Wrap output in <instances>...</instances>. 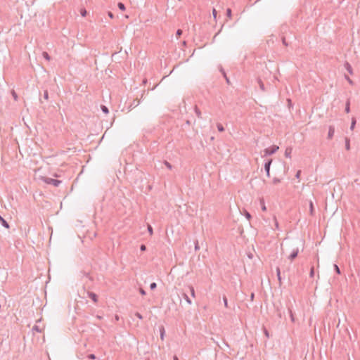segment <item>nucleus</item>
<instances>
[{
    "label": "nucleus",
    "mask_w": 360,
    "mask_h": 360,
    "mask_svg": "<svg viewBox=\"0 0 360 360\" xmlns=\"http://www.w3.org/2000/svg\"><path fill=\"white\" fill-rule=\"evenodd\" d=\"M217 127L218 131L220 132H224L225 130L224 126L221 123H217Z\"/></svg>",
    "instance_id": "22"
},
{
    "label": "nucleus",
    "mask_w": 360,
    "mask_h": 360,
    "mask_svg": "<svg viewBox=\"0 0 360 360\" xmlns=\"http://www.w3.org/2000/svg\"><path fill=\"white\" fill-rule=\"evenodd\" d=\"M12 95H13L14 99L17 100L18 96H17V94L14 91H13Z\"/></svg>",
    "instance_id": "51"
},
{
    "label": "nucleus",
    "mask_w": 360,
    "mask_h": 360,
    "mask_svg": "<svg viewBox=\"0 0 360 360\" xmlns=\"http://www.w3.org/2000/svg\"><path fill=\"white\" fill-rule=\"evenodd\" d=\"M188 288H189V290H190L191 296L192 297H195V290H194V288L191 285V286H188Z\"/></svg>",
    "instance_id": "30"
},
{
    "label": "nucleus",
    "mask_w": 360,
    "mask_h": 360,
    "mask_svg": "<svg viewBox=\"0 0 360 360\" xmlns=\"http://www.w3.org/2000/svg\"><path fill=\"white\" fill-rule=\"evenodd\" d=\"M349 139L346 137L345 138V148L347 150H350V142Z\"/></svg>",
    "instance_id": "19"
},
{
    "label": "nucleus",
    "mask_w": 360,
    "mask_h": 360,
    "mask_svg": "<svg viewBox=\"0 0 360 360\" xmlns=\"http://www.w3.org/2000/svg\"><path fill=\"white\" fill-rule=\"evenodd\" d=\"M257 82H258V84L259 85V88L262 91H265V87H264V84L263 83V82L262 81L261 79H257Z\"/></svg>",
    "instance_id": "18"
},
{
    "label": "nucleus",
    "mask_w": 360,
    "mask_h": 360,
    "mask_svg": "<svg viewBox=\"0 0 360 360\" xmlns=\"http://www.w3.org/2000/svg\"><path fill=\"white\" fill-rule=\"evenodd\" d=\"M160 338L162 340H163L165 335V328L163 326H161L160 327Z\"/></svg>",
    "instance_id": "17"
},
{
    "label": "nucleus",
    "mask_w": 360,
    "mask_h": 360,
    "mask_svg": "<svg viewBox=\"0 0 360 360\" xmlns=\"http://www.w3.org/2000/svg\"><path fill=\"white\" fill-rule=\"evenodd\" d=\"M274 221H275V226H276V229H278V223L276 220V218L274 217Z\"/></svg>",
    "instance_id": "52"
},
{
    "label": "nucleus",
    "mask_w": 360,
    "mask_h": 360,
    "mask_svg": "<svg viewBox=\"0 0 360 360\" xmlns=\"http://www.w3.org/2000/svg\"><path fill=\"white\" fill-rule=\"evenodd\" d=\"M183 34V31L181 29H178L176 32V36L177 38L180 37Z\"/></svg>",
    "instance_id": "32"
},
{
    "label": "nucleus",
    "mask_w": 360,
    "mask_h": 360,
    "mask_svg": "<svg viewBox=\"0 0 360 360\" xmlns=\"http://www.w3.org/2000/svg\"><path fill=\"white\" fill-rule=\"evenodd\" d=\"M335 133V127L334 126H329L328 127V139H331L333 137Z\"/></svg>",
    "instance_id": "6"
},
{
    "label": "nucleus",
    "mask_w": 360,
    "mask_h": 360,
    "mask_svg": "<svg viewBox=\"0 0 360 360\" xmlns=\"http://www.w3.org/2000/svg\"><path fill=\"white\" fill-rule=\"evenodd\" d=\"M42 54H43V56H44V58L45 59H46L47 60H50L51 57H50V56L49 55V53H48L47 52H45V51H44V52H43V53H42Z\"/></svg>",
    "instance_id": "33"
},
{
    "label": "nucleus",
    "mask_w": 360,
    "mask_h": 360,
    "mask_svg": "<svg viewBox=\"0 0 360 360\" xmlns=\"http://www.w3.org/2000/svg\"><path fill=\"white\" fill-rule=\"evenodd\" d=\"M101 109L105 114H108L109 112L108 108L104 105H101Z\"/></svg>",
    "instance_id": "23"
},
{
    "label": "nucleus",
    "mask_w": 360,
    "mask_h": 360,
    "mask_svg": "<svg viewBox=\"0 0 360 360\" xmlns=\"http://www.w3.org/2000/svg\"><path fill=\"white\" fill-rule=\"evenodd\" d=\"M219 70L221 72V74H222L223 77H224V79H226V83L228 84H231V82L229 80V78L227 77L225 70H224V68L221 66L219 67Z\"/></svg>",
    "instance_id": "8"
},
{
    "label": "nucleus",
    "mask_w": 360,
    "mask_h": 360,
    "mask_svg": "<svg viewBox=\"0 0 360 360\" xmlns=\"http://www.w3.org/2000/svg\"><path fill=\"white\" fill-rule=\"evenodd\" d=\"M356 120L355 117H352V122H351V125H350V129L351 130H354V127H355V125H356Z\"/></svg>",
    "instance_id": "21"
},
{
    "label": "nucleus",
    "mask_w": 360,
    "mask_h": 360,
    "mask_svg": "<svg viewBox=\"0 0 360 360\" xmlns=\"http://www.w3.org/2000/svg\"><path fill=\"white\" fill-rule=\"evenodd\" d=\"M33 331H36L38 333H41L42 331V329L39 328V326L34 325L32 328Z\"/></svg>",
    "instance_id": "26"
},
{
    "label": "nucleus",
    "mask_w": 360,
    "mask_h": 360,
    "mask_svg": "<svg viewBox=\"0 0 360 360\" xmlns=\"http://www.w3.org/2000/svg\"><path fill=\"white\" fill-rule=\"evenodd\" d=\"M278 149L279 147L276 145H273L269 148H266L263 150L264 156H270L274 154Z\"/></svg>",
    "instance_id": "1"
},
{
    "label": "nucleus",
    "mask_w": 360,
    "mask_h": 360,
    "mask_svg": "<svg viewBox=\"0 0 360 360\" xmlns=\"http://www.w3.org/2000/svg\"><path fill=\"white\" fill-rule=\"evenodd\" d=\"M164 165L169 169H172V165L169 162H167V160H165L164 161Z\"/></svg>",
    "instance_id": "34"
},
{
    "label": "nucleus",
    "mask_w": 360,
    "mask_h": 360,
    "mask_svg": "<svg viewBox=\"0 0 360 360\" xmlns=\"http://www.w3.org/2000/svg\"><path fill=\"white\" fill-rule=\"evenodd\" d=\"M281 41H282L283 44L285 46H288L289 45V43H288V41H287L286 37H285V36H282V37H281Z\"/></svg>",
    "instance_id": "24"
},
{
    "label": "nucleus",
    "mask_w": 360,
    "mask_h": 360,
    "mask_svg": "<svg viewBox=\"0 0 360 360\" xmlns=\"http://www.w3.org/2000/svg\"><path fill=\"white\" fill-rule=\"evenodd\" d=\"M140 250L141 252H144L146 250V246L144 244L141 245L140 246Z\"/></svg>",
    "instance_id": "43"
},
{
    "label": "nucleus",
    "mask_w": 360,
    "mask_h": 360,
    "mask_svg": "<svg viewBox=\"0 0 360 360\" xmlns=\"http://www.w3.org/2000/svg\"><path fill=\"white\" fill-rule=\"evenodd\" d=\"M87 11L85 9L81 10V15L83 17H85L86 15Z\"/></svg>",
    "instance_id": "46"
},
{
    "label": "nucleus",
    "mask_w": 360,
    "mask_h": 360,
    "mask_svg": "<svg viewBox=\"0 0 360 360\" xmlns=\"http://www.w3.org/2000/svg\"><path fill=\"white\" fill-rule=\"evenodd\" d=\"M226 16L229 18H231V16H232V11H231V8H227L226 9Z\"/></svg>",
    "instance_id": "31"
},
{
    "label": "nucleus",
    "mask_w": 360,
    "mask_h": 360,
    "mask_svg": "<svg viewBox=\"0 0 360 360\" xmlns=\"http://www.w3.org/2000/svg\"><path fill=\"white\" fill-rule=\"evenodd\" d=\"M260 202H261V207H262V211H264V212L266 211V207L265 205L264 200L262 199L260 200Z\"/></svg>",
    "instance_id": "27"
},
{
    "label": "nucleus",
    "mask_w": 360,
    "mask_h": 360,
    "mask_svg": "<svg viewBox=\"0 0 360 360\" xmlns=\"http://www.w3.org/2000/svg\"><path fill=\"white\" fill-rule=\"evenodd\" d=\"M44 98L45 100H48L49 99V92L47 90H45L44 92Z\"/></svg>",
    "instance_id": "39"
},
{
    "label": "nucleus",
    "mask_w": 360,
    "mask_h": 360,
    "mask_svg": "<svg viewBox=\"0 0 360 360\" xmlns=\"http://www.w3.org/2000/svg\"><path fill=\"white\" fill-rule=\"evenodd\" d=\"M82 273L84 274V276H85L86 277L89 278L91 281L93 280L92 277L90 276L88 273H86L85 271H82Z\"/></svg>",
    "instance_id": "44"
},
{
    "label": "nucleus",
    "mask_w": 360,
    "mask_h": 360,
    "mask_svg": "<svg viewBox=\"0 0 360 360\" xmlns=\"http://www.w3.org/2000/svg\"><path fill=\"white\" fill-rule=\"evenodd\" d=\"M139 292L142 295H145L146 294L145 290H143V288H139Z\"/></svg>",
    "instance_id": "49"
},
{
    "label": "nucleus",
    "mask_w": 360,
    "mask_h": 360,
    "mask_svg": "<svg viewBox=\"0 0 360 360\" xmlns=\"http://www.w3.org/2000/svg\"><path fill=\"white\" fill-rule=\"evenodd\" d=\"M157 288V284L155 282H153L150 284V290H153Z\"/></svg>",
    "instance_id": "36"
},
{
    "label": "nucleus",
    "mask_w": 360,
    "mask_h": 360,
    "mask_svg": "<svg viewBox=\"0 0 360 360\" xmlns=\"http://www.w3.org/2000/svg\"><path fill=\"white\" fill-rule=\"evenodd\" d=\"M87 358L89 359H96V356L94 354H90L87 355Z\"/></svg>",
    "instance_id": "45"
},
{
    "label": "nucleus",
    "mask_w": 360,
    "mask_h": 360,
    "mask_svg": "<svg viewBox=\"0 0 360 360\" xmlns=\"http://www.w3.org/2000/svg\"><path fill=\"white\" fill-rule=\"evenodd\" d=\"M42 179L43 181L45 182L46 184L53 185L55 187H58L62 183L60 180L49 177H43Z\"/></svg>",
    "instance_id": "2"
},
{
    "label": "nucleus",
    "mask_w": 360,
    "mask_h": 360,
    "mask_svg": "<svg viewBox=\"0 0 360 360\" xmlns=\"http://www.w3.org/2000/svg\"><path fill=\"white\" fill-rule=\"evenodd\" d=\"M96 318H97L98 319L101 320V319H102V318H103V317H102L101 316L97 315V316H96Z\"/></svg>",
    "instance_id": "56"
},
{
    "label": "nucleus",
    "mask_w": 360,
    "mask_h": 360,
    "mask_svg": "<svg viewBox=\"0 0 360 360\" xmlns=\"http://www.w3.org/2000/svg\"><path fill=\"white\" fill-rule=\"evenodd\" d=\"M301 172H301V170H298V171L296 172L295 177H296L297 179H300V175H301Z\"/></svg>",
    "instance_id": "48"
},
{
    "label": "nucleus",
    "mask_w": 360,
    "mask_h": 360,
    "mask_svg": "<svg viewBox=\"0 0 360 360\" xmlns=\"http://www.w3.org/2000/svg\"><path fill=\"white\" fill-rule=\"evenodd\" d=\"M254 298H255V293L252 292L250 294V300L252 302L254 300Z\"/></svg>",
    "instance_id": "53"
},
{
    "label": "nucleus",
    "mask_w": 360,
    "mask_h": 360,
    "mask_svg": "<svg viewBox=\"0 0 360 360\" xmlns=\"http://www.w3.org/2000/svg\"><path fill=\"white\" fill-rule=\"evenodd\" d=\"M333 267H334V270H335V271L338 274H341V271H340V269L339 266H338L337 264H333Z\"/></svg>",
    "instance_id": "28"
},
{
    "label": "nucleus",
    "mask_w": 360,
    "mask_h": 360,
    "mask_svg": "<svg viewBox=\"0 0 360 360\" xmlns=\"http://www.w3.org/2000/svg\"><path fill=\"white\" fill-rule=\"evenodd\" d=\"M345 79L347 80L349 84H354L353 81L347 75H345Z\"/></svg>",
    "instance_id": "47"
},
{
    "label": "nucleus",
    "mask_w": 360,
    "mask_h": 360,
    "mask_svg": "<svg viewBox=\"0 0 360 360\" xmlns=\"http://www.w3.org/2000/svg\"><path fill=\"white\" fill-rule=\"evenodd\" d=\"M108 15L111 19L114 18V15H113V13H112L111 11H108Z\"/></svg>",
    "instance_id": "50"
},
{
    "label": "nucleus",
    "mask_w": 360,
    "mask_h": 360,
    "mask_svg": "<svg viewBox=\"0 0 360 360\" xmlns=\"http://www.w3.org/2000/svg\"><path fill=\"white\" fill-rule=\"evenodd\" d=\"M195 250H198L200 249V245L198 240L195 241Z\"/></svg>",
    "instance_id": "40"
},
{
    "label": "nucleus",
    "mask_w": 360,
    "mask_h": 360,
    "mask_svg": "<svg viewBox=\"0 0 360 360\" xmlns=\"http://www.w3.org/2000/svg\"><path fill=\"white\" fill-rule=\"evenodd\" d=\"M292 150V148L291 147H287L285 150V156L286 158H290L291 157Z\"/></svg>",
    "instance_id": "13"
},
{
    "label": "nucleus",
    "mask_w": 360,
    "mask_h": 360,
    "mask_svg": "<svg viewBox=\"0 0 360 360\" xmlns=\"http://www.w3.org/2000/svg\"><path fill=\"white\" fill-rule=\"evenodd\" d=\"M264 333L266 336L269 337V332L266 330H265Z\"/></svg>",
    "instance_id": "57"
},
{
    "label": "nucleus",
    "mask_w": 360,
    "mask_h": 360,
    "mask_svg": "<svg viewBox=\"0 0 360 360\" xmlns=\"http://www.w3.org/2000/svg\"><path fill=\"white\" fill-rule=\"evenodd\" d=\"M244 215L248 220H250L252 218L250 213L248 212L247 210L244 211Z\"/></svg>",
    "instance_id": "29"
},
{
    "label": "nucleus",
    "mask_w": 360,
    "mask_h": 360,
    "mask_svg": "<svg viewBox=\"0 0 360 360\" xmlns=\"http://www.w3.org/2000/svg\"><path fill=\"white\" fill-rule=\"evenodd\" d=\"M345 68L350 75L353 74L352 67L348 62L345 63Z\"/></svg>",
    "instance_id": "12"
},
{
    "label": "nucleus",
    "mask_w": 360,
    "mask_h": 360,
    "mask_svg": "<svg viewBox=\"0 0 360 360\" xmlns=\"http://www.w3.org/2000/svg\"><path fill=\"white\" fill-rule=\"evenodd\" d=\"M281 182V179L277 178V177H274V179H273V184H277L278 183Z\"/></svg>",
    "instance_id": "38"
},
{
    "label": "nucleus",
    "mask_w": 360,
    "mask_h": 360,
    "mask_svg": "<svg viewBox=\"0 0 360 360\" xmlns=\"http://www.w3.org/2000/svg\"><path fill=\"white\" fill-rule=\"evenodd\" d=\"M345 111L346 113H349L350 112V99L348 98L345 103Z\"/></svg>",
    "instance_id": "15"
},
{
    "label": "nucleus",
    "mask_w": 360,
    "mask_h": 360,
    "mask_svg": "<svg viewBox=\"0 0 360 360\" xmlns=\"http://www.w3.org/2000/svg\"><path fill=\"white\" fill-rule=\"evenodd\" d=\"M182 44H183V46H186V41H184L182 42Z\"/></svg>",
    "instance_id": "59"
},
{
    "label": "nucleus",
    "mask_w": 360,
    "mask_h": 360,
    "mask_svg": "<svg viewBox=\"0 0 360 360\" xmlns=\"http://www.w3.org/2000/svg\"><path fill=\"white\" fill-rule=\"evenodd\" d=\"M276 276H277V278H278V283H279V286H281L282 285V278H281V269L279 267H276Z\"/></svg>",
    "instance_id": "10"
},
{
    "label": "nucleus",
    "mask_w": 360,
    "mask_h": 360,
    "mask_svg": "<svg viewBox=\"0 0 360 360\" xmlns=\"http://www.w3.org/2000/svg\"><path fill=\"white\" fill-rule=\"evenodd\" d=\"M309 214L311 216H314L315 214V209H314V203L311 200L309 201Z\"/></svg>",
    "instance_id": "9"
},
{
    "label": "nucleus",
    "mask_w": 360,
    "mask_h": 360,
    "mask_svg": "<svg viewBox=\"0 0 360 360\" xmlns=\"http://www.w3.org/2000/svg\"><path fill=\"white\" fill-rule=\"evenodd\" d=\"M212 14L214 18L217 17V11L214 8L212 11Z\"/></svg>",
    "instance_id": "54"
},
{
    "label": "nucleus",
    "mask_w": 360,
    "mask_h": 360,
    "mask_svg": "<svg viewBox=\"0 0 360 360\" xmlns=\"http://www.w3.org/2000/svg\"><path fill=\"white\" fill-rule=\"evenodd\" d=\"M139 104V101L137 100H134V101L129 106V110H132L135 107H136Z\"/></svg>",
    "instance_id": "16"
},
{
    "label": "nucleus",
    "mask_w": 360,
    "mask_h": 360,
    "mask_svg": "<svg viewBox=\"0 0 360 360\" xmlns=\"http://www.w3.org/2000/svg\"><path fill=\"white\" fill-rule=\"evenodd\" d=\"M135 316L141 320L143 319V316L139 312H136Z\"/></svg>",
    "instance_id": "42"
},
{
    "label": "nucleus",
    "mask_w": 360,
    "mask_h": 360,
    "mask_svg": "<svg viewBox=\"0 0 360 360\" xmlns=\"http://www.w3.org/2000/svg\"><path fill=\"white\" fill-rule=\"evenodd\" d=\"M223 301H224L225 307L229 308V304H228V300L226 296L223 297Z\"/></svg>",
    "instance_id": "35"
},
{
    "label": "nucleus",
    "mask_w": 360,
    "mask_h": 360,
    "mask_svg": "<svg viewBox=\"0 0 360 360\" xmlns=\"http://www.w3.org/2000/svg\"><path fill=\"white\" fill-rule=\"evenodd\" d=\"M272 161H273L272 159H269L264 163V170H265V172L266 173V176L268 177L270 176V167H271Z\"/></svg>",
    "instance_id": "3"
},
{
    "label": "nucleus",
    "mask_w": 360,
    "mask_h": 360,
    "mask_svg": "<svg viewBox=\"0 0 360 360\" xmlns=\"http://www.w3.org/2000/svg\"><path fill=\"white\" fill-rule=\"evenodd\" d=\"M194 110H195V112L196 114V116L198 117V118L199 119H202V113H201V111L200 110V109L198 108L197 105H195L194 107Z\"/></svg>",
    "instance_id": "14"
},
{
    "label": "nucleus",
    "mask_w": 360,
    "mask_h": 360,
    "mask_svg": "<svg viewBox=\"0 0 360 360\" xmlns=\"http://www.w3.org/2000/svg\"><path fill=\"white\" fill-rule=\"evenodd\" d=\"M186 124L188 125V126H190L191 124V121L189 120H187L186 121Z\"/></svg>",
    "instance_id": "55"
},
{
    "label": "nucleus",
    "mask_w": 360,
    "mask_h": 360,
    "mask_svg": "<svg viewBox=\"0 0 360 360\" xmlns=\"http://www.w3.org/2000/svg\"><path fill=\"white\" fill-rule=\"evenodd\" d=\"M298 253H299V249L298 248L294 249L292 252L290 253V255L288 256V259L290 260V261H293L298 255Z\"/></svg>",
    "instance_id": "4"
},
{
    "label": "nucleus",
    "mask_w": 360,
    "mask_h": 360,
    "mask_svg": "<svg viewBox=\"0 0 360 360\" xmlns=\"http://www.w3.org/2000/svg\"><path fill=\"white\" fill-rule=\"evenodd\" d=\"M274 307H276L278 316L279 318H281L282 317V313H281V309H279V307L276 306V304H274Z\"/></svg>",
    "instance_id": "25"
},
{
    "label": "nucleus",
    "mask_w": 360,
    "mask_h": 360,
    "mask_svg": "<svg viewBox=\"0 0 360 360\" xmlns=\"http://www.w3.org/2000/svg\"><path fill=\"white\" fill-rule=\"evenodd\" d=\"M117 7L120 10L124 11L126 10V6L122 2H119L117 4Z\"/></svg>",
    "instance_id": "20"
},
{
    "label": "nucleus",
    "mask_w": 360,
    "mask_h": 360,
    "mask_svg": "<svg viewBox=\"0 0 360 360\" xmlns=\"http://www.w3.org/2000/svg\"><path fill=\"white\" fill-rule=\"evenodd\" d=\"M180 297L184 298L188 304H192L191 300L190 299V297L188 296V295L186 292H181Z\"/></svg>",
    "instance_id": "7"
},
{
    "label": "nucleus",
    "mask_w": 360,
    "mask_h": 360,
    "mask_svg": "<svg viewBox=\"0 0 360 360\" xmlns=\"http://www.w3.org/2000/svg\"><path fill=\"white\" fill-rule=\"evenodd\" d=\"M287 307H288V312L290 314V319H291L292 322L294 323L295 321V316L292 313L291 307L289 304H287Z\"/></svg>",
    "instance_id": "11"
},
{
    "label": "nucleus",
    "mask_w": 360,
    "mask_h": 360,
    "mask_svg": "<svg viewBox=\"0 0 360 360\" xmlns=\"http://www.w3.org/2000/svg\"><path fill=\"white\" fill-rule=\"evenodd\" d=\"M89 297L94 302L96 303L98 302V295L91 291H88L87 292Z\"/></svg>",
    "instance_id": "5"
},
{
    "label": "nucleus",
    "mask_w": 360,
    "mask_h": 360,
    "mask_svg": "<svg viewBox=\"0 0 360 360\" xmlns=\"http://www.w3.org/2000/svg\"><path fill=\"white\" fill-rule=\"evenodd\" d=\"M314 266H312V267L311 268V269H310L309 276H310L311 278H313V277H314Z\"/></svg>",
    "instance_id": "37"
},
{
    "label": "nucleus",
    "mask_w": 360,
    "mask_h": 360,
    "mask_svg": "<svg viewBox=\"0 0 360 360\" xmlns=\"http://www.w3.org/2000/svg\"><path fill=\"white\" fill-rule=\"evenodd\" d=\"M148 231L150 235H152L153 233V230L150 225L148 226Z\"/></svg>",
    "instance_id": "41"
},
{
    "label": "nucleus",
    "mask_w": 360,
    "mask_h": 360,
    "mask_svg": "<svg viewBox=\"0 0 360 360\" xmlns=\"http://www.w3.org/2000/svg\"><path fill=\"white\" fill-rule=\"evenodd\" d=\"M174 360H179L178 357L176 355L174 356Z\"/></svg>",
    "instance_id": "58"
}]
</instances>
